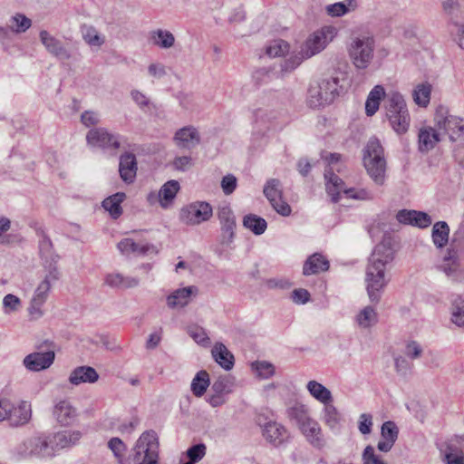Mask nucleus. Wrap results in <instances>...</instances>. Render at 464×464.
Wrapping results in <instances>:
<instances>
[{"instance_id": "27", "label": "nucleus", "mask_w": 464, "mask_h": 464, "mask_svg": "<svg viewBox=\"0 0 464 464\" xmlns=\"http://www.w3.org/2000/svg\"><path fill=\"white\" fill-rule=\"evenodd\" d=\"M324 179L326 180V191L332 198L333 202H338L340 193L347 190L344 188V182L341 178L334 173L333 168H328L324 170Z\"/></svg>"}, {"instance_id": "2", "label": "nucleus", "mask_w": 464, "mask_h": 464, "mask_svg": "<svg viewBox=\"0 0 464 464\" xmlns=\"http://www.w3.org/2000/svg\"><path fill=\"white\" fill-rule=\"evenodd\" d=\"M363 166L375 184L382 186L385 181L386 160L383 148L379 140L372 138L363 150Z\"/></svg>"}, {"instance_id": "39", "label": "nucleus", "mask_w": 464, "mask_h": 464, "mask_svg": "<svg viewBox=\"0 0 464 464\" xmlns=\"http://www.w3.org/2000/svg\"><path fill=\"white\" fill-rule=\"evenodd\" d=\"M443 12L450 17L451 24L463 17L464 11L459 0H443L441 3Z\"/></svg>"}, {"instance_id": "25", "label": "nucleus", "mask_w": 464, "mask_h": 464, "mask_svg": "<svg viewBox=\"0 0 464 464\" xmlns=\"http://www.w3.org/2000/svg\"><path fill=\"white\" fill-rule=\"evenodd\" d=\"M118 249L124 255L135 254L138 256H145L148 254H156L157 249L151 244H138L131 238H124L117 245Z\"/></svg>"}, {"instance_id": "64", "label": "nucleus", "mask_w": 464, "mask_h": 464, "mask_svg": "<svg viewBox=\"0 0 464 464\" xmlns=\"http://www.w3.org/2000/svg\"><path fill=\"white\" fill-rule=\"evenodd\" d=\"M451 29L452 34L455 35V40L461 49H464V24L459 22H454Z\"/></svg>"}, {"instance_id": "22", "label": "nucleus", "mask_w": 464, "mask_h": 464, "mask_svg": "<svg viewBox=\"0 0 464 464\" xmlns=\"http://www.w3.org/2000/svg\"><path fill=\"white\" fill-rule=\"evenodd\" d=\"M50 437L55 454L58 450L70 448L77 444L82 438V432L79 430H63L54 433Z\"/></svg>"}, {"instance_id": "30", "label": "nucleus", "mask_w": 464, "mask_h": 464, "mask_svg": "<svg viewBox=\"0 0 464 464\" xmlns=\"http://www.w3.org/2000/svg\"><path fill=\"white\" fill-rule=\"evenodd\" d=\"M212 356L224 370L229 371L234 367L235 358L232 353L222 343H217L211 351Z\"/></svg>"}, {"instance_id": "28", "label": "nucleus", "mask_w": 464, "mask_h": 464, "mask_svg": "<svg viewBox=\"0 0 464 464\" xmlns=\"http://www.w3.org/2000/svg\"><path fill=\"white\" fill-rule=\"evenodd\" d=\"M329 261L322 254L314 253L311 255L304 264L303 274L304 276L317 275L329 269Z\"/></svg>"}, {"instance_id": "41", "label": "nucleus", "mask_w": 464, "mask_h": 464, "mask_svg": "<svg viewBox=\"0 0 464 464\" xmlns=\"http://www.w3.org/2000/svg\"><path fill=\"white\" fill-rule=\"evenodd\" d=\"M431 93V85L428 82H422L414 88L412 98L414 102L420 107H427L430 103Z\"/></svg>"}, {"instance_id": "35", "label": "nucleus", "mask_w": 464, "mask_h": 464, "mask_svg": "<svg viewBox=\"0 0 464 464\" xmlns=\"http://www.w3.org/2000/svg\"><path fill=\"white\" fill-rule=\"evenodd\" d=\"M450 227L445 221H438L433 225L431 237L438 248H442L448 244Z\"/></svg>"}, {"instance_id": "29", "label": "nucleus", "mask_w": 464, "mask_h": 464, "mask_svg": "<svg viewBox=\"0 0 464 464\" xmlns=\"http://www.w3.org/2000/svg\"><path fill=\"white\" fill-rule=\"evenodd\" d=\"M196 290L195 286H187L175 290L167 297L168 306L172 309L186 306L189 303L193 292Z\"/></svg>"}, {"instance_id": "54", "label": "nucleus", "mask_w": 464, "mask_h": 464, "mask_svg": "<svg viewBox=\"0 0 464 464\" xmlns=\"http://www.w3.org/2000/svg\"><path fill=\"white\" fill-rule=\"evenodd\" d=\"M398 434L399 430L393 421L388 420L382 424L381 429V435L383 440L395 443L398 438Z\"/></svg>"}, {"instance_id": "51", "label": "nucleus", "mask_w": 464, "mask_h": 464, "mask_svg": "<svg viewBox=\"0 0 464 464\" xmlns=\"http://www.w3.org/2000/svg\"><path fill=\"white\" fill-rule=\"evenodd\" d=\"M309 59L304 56L302 49L297 53H293L281 64V70L285 72H290L296 69L304 60Z\"/></svg>"}, {"instance_id": "62", "label": "nucleus", "mask_w": 464, "mask_h": 464, "mask_svg": "<svg viewBox=\"0 0 464 464\" xmlns=\"http://www.w3.org/2000/svg\"><path fill=\"white\" fill-rule=\"evenodd\" d=\"M20 299L12 294L6 295L3 299V305L6 313L14 312L18 310L20 306Z\"/></svg>"}, {"instance_id": "14", "label": "nucleus", "mask_w": 464, "mask_h": 464, "mask_svg": "<svg viewBox=\"0 0 464 464\" xmlns=\"http://www.w3.org/2000/svg\"><path fill=\"white\" fill-rule=\"evenodd\" d=\"M396 219L399 223L411 225L420 228H426L432 223L430 215L422 211L401 209L396 214Z\"/></svg>"}, {"instance_id": "5", "label": "nucleus", "mask_w": 464, "mask_h": 464, "mask_svg": "<svg viewBox=\"0 0 464 464\" xmlns=\"http://www.w3.org/2000/svg\"><path fill=\"white\" fill-rule=\"evenodd\" d=\"M374 47L372 37L359 36L352 39L347 50L353 64L357 69H366L373 58Z\"/></svg>"}, {"instance_id": "7", "label": "nucleus", "mask_w": 464, "mask_h": 464, "mask_svg": "<svg viewBox=\"0 0 464 464\" xmlns=\"http://www.w3.org/2000/svg\"><path fill=\"white\" fill-rule=\"evenodd\" d=\"M58 279V270L55 267L50 269L44 279L39 284L34 291V296L31 300V305L29 307V312L31 314L36 315L37 317L42 316L43 312L41 308L47 300L52 284L56 282Z\"/></svg>"}, {"instance_id": "37", "label": "nucleus", "mask_w": 464, "mask_h": 464, "mask_svg": "<svg viewBox=\"0 0 464 464\" xmlns=\"http://www.w3.org/2000/svg\"><path fill=\"white\" fill-rule=\"evenodd\" d=\"M355 321L361 328L367 329L377 324L378 314L372 306L368 305L358 313Z\"/></svg>"}, {"instance_id": "21", "label": "nucleus", "mask_w": 464, "mask_h": 464, "mask_svg": "<svg viewBox=\"0 0 464 464\" xmlns=\"http://www.w3.org/2000/svg\"><path fill=\"white\" fill-rule=\"evenodd\" d=\"M32 418L31 403L27 401H21L17 406L12 405L8 416V421L12 427H20L27 424Z\"/></svg>"}, {"instance_id": "31", "label": "nucleus", "mask_w": 464, "mask_h": 464, "mask_svg": "<svg viewBox=\"0 0 464 464\" xmlns=\"http://www.w3.org/2000/svg\"><path fill=\"white\" fill-rule=\"evenodd\" d=\"M286 412L288 418L292 421L295 422L298 429L302 428L304 425L313 420V418L310 416L308 407L298 401L288 407Z\"/></svg>"}, {"instance_id": "32", "label": "nucleus", "mask_w": 464, "mask_h": 464, "mask_svg": "<svg viewBox=\"0 0 464 464\" xmlns=\"http://www.w3.org/2000/svg\"><path fill=\"white\" fill-rule=\"evenodd\" d=\"M126 198L124 192H117L102 201L103 208L108 211L113 219H117L122 214L121 204Z\"/></svg>"}, {"instance_id": "57", "label": "nucleus", "mask_w": 464, "mask_h": 464, "mask_svg": "<svg viewBox=\"0 0 464 464\" xmlns=\"http://www.w3.org/2000/svg\"><path fill=\"white\" fill-rule=\"evenodd\" d=\"M237 186V179L233 174H227L221 179V188L225 195L232 194Z\"/></svg>"}, {"instance_id": "36", "label": "nucleus", "mask_w": 464, "mask_h": 464, "mask_svg": "<svg viewBox=\"0 0 464 464\" xmlns=\"http://www.w3.org/2000/svg\"><path fill=\"white\" fill-rule=\"evenodd\" d=\"M150 39L154 45L169 49L175 44V37L173 34L168 30L157 29L151 32Z\"/></svg>"}, {"instance_id": "6", "label": "nucleus", "mask_w": 464, "mask_h": 464, "mask_svg": "<svg viewBox=\"0 0 464 464\" xmlns=\"http://www.w3.org/2000/svg\"><path fill=\"white\" fill-rule=\"evenodd\" d=\"M337 31L335 27L324 26L309 34L301 46L304 56L311 58L320 53L334 40Z\"/></svg>"}, {"instance_id": "34", "label": "nucleus", "mask_w": 464, "mask_h": 464, "mask_svg": "<svg viewBox=\"0 0 464 464\" xmlns=\"http://www.w3.org/2000/svg\"><path fill=\"white\" fill-rule=\"evenodd\" d=\"M179 190V184L177 180H169L166 182L160 189L158 197L160 206L164 208L175 198Z\"/></svg>"}, {"instance_id": "20", "label": "nucleus", "mask_w": 464, "mask_h": 464, "mask_svg": "<svg viewBox=\"0 0 464 464\" xmlns=\"http://www.w3.org/2000/svg\"><path fill=\"white\" fill-rule=\"evenodd\" d=\"M53 415L61 425L70 426L77 420L78 411L69 401L63 400L55 404Z\"/></svg>"}, {"instance_id": "48", "label": "nucleus", "mask_w": 464, "mask_h": 464, "mask_svg": "<svg viewBox=\"0 0 464 464\" xmlns=\"http://www.w3.org/2000/svg\"><path fill=\"white\" fill-rule=\"evenodd\" d=\"M355 5L353 0L337 2L326 6L327 14L333 17H339L347 14L350 9H354Z\"/></svg>"}, {"instance_id": "59", "label": "nucleus", "mask_w": 464, "mask_h": 464, "mask_svg": "<svg viewBox=\"0 0 464 464\" xmlns=\"http://www.w3.org/2000/svg\"><path fill=\"white\" fill-rule=\"evenodd\" d=\"M172 166L176 170L187 171L192 166V158L190 156H179L172 161Z\"/></svg>"}, {"instance_id": "58", "label": "nucleus", "mask_w": 464, "mask_h": 464, "mask_svg": "<svg viewBox=\"0 0 464 464\" xmlns=\"http://www.w3.org/2000/svg\"><path fill=\"white\" fill-rule=\"evenodd\" d=\"M372 427V416L369 413H362L359 417L358 429L363 435L370 434Z\"/></svg>"}, {"instance_id": "38", "label": "nucleus", "mask_w": 464, "mask_h": 464, "mask_svg": "<svg viewBox=\"0 0 464 464\" xmlns=\"http://www.w3.org/2000/svg\"><path fill=\"white\" fill-rule=\"evenodd\" d=\"M210 384L208 373L202 370L199 371L191 382V391L196 397H201L206 392Z\"/></svg>"}, {"instance_id": "53", "label": "nucleus", "mask_w": 464, "mask_h": 464, "mask_svg": "<svg viewBox=\"0 0 464 464\" xmlns=\"http://www.w3.org/2000/svg\"><path fill=\"white\" fill-rule=\"evenodd\" d=\"M252 368L263 379H268L275 374V366L266 361H256L252 363Z\"/></svg>"}, {"instance_id": "44", "label": "nucleus", "mask_w": 464, "mask_h": 464, "mask_svg": "<svg viewBox=\"0 0 464 464\" xmlns=\"http://www.w3.org/2000/svg\"><path fill=\"white\" fill-rule=\"evenodd\" d=\"M324 405L323 420L330 429H335L340 421V414L332 402Z\"/></svg>"}, {"instance_id": "13", "label": "nucleus", "mask_w": 464, "mask_h": 464, "mask_svg": "<svg viewBox=\"0 0 464 464\" xmlns=\"http://www.w3.org/2000/svg\"><path fill=\"white\" fill-rule=\"evenodd\" d=\"M53 350L35 352L26 355L23 361L24 366L31 372H40L48 369L54 361Z\"/></svg>"}, {"instance_id": "12", "label": "nucleus", "mask_w": 464, "mask_h": 464, "mask_svg": "<svg viewBox=\"0 0 464 464\" xmlns=\"http://www.w3.org/2000/svg\"><path fill=\"white\" fill-rule=\"evenodd\" d=\"M218 218L221 225V244L228 245L233 241L236 228V218L228 204L218 207Z\"/></svg>"}, {"instance_id": "24", "label": "nucleus", "mask_w": 464, "mask_h": 464, "mask_svg": "<svg viewBox=\"0 0 464 464\" xmlns=\"http://www.w3.org/2000/svg\"><path fill=\"white\" fill-rule=\"evenodd\" d=\"M99 380V373L92 366H78L74 368L68 378L71 384L78 386L82 383H94Z\"/></svg>"}, {"instance_id": "47", "label": "nucleus", "mask_w": 464, "mask_h": 464, "mask_svg": "<svg viewBox=\"0 0 464 464\" xmlns=\"http://www.w3.org/2000/svg\"><path fill=\"white\" fill-rule=\"evenodd\" d=\"M32 25V21L27 18L24 14H16L10 18V30L21 34L28 30Z\"/></svg>"}, {"instance_id": "8", "label": "nucleus", "mask_w": 464, "mask_h": 464, "mask_svg": "<svg viewBox=\"0 0 464 464\" xmlns=\"http://www.w3.org/2000/svg\"><path fill=\"white\" fill-rule=\"evenodd\" d=\"M20 452L24 456L36 458H52L55 455L50 436H34L27 439L21 446Z\"/></svg>"}, {"instance_id": "4", "label": "nucleus", "mask_w": 464, "mask_h": 464, "mask_svg": "<svg viewBox=\"0 0 464 464\" xmlns=\"http://www.w3.org/2000/svg\"><path fill=\"white\" fill-rule=\"evenodd\" d=\"M435 128L441 135H448L451 142L460 140L464 136V121L462 118L452 115L447 107L440 105L434 114Z\"/></svg>"}, {"instance_id": "60", "label": "nucleus", "mask_w": 464, "mask_h": 464, "mask_svg": "<svg viewBox=\"0 0 464 464\" xmlns=\"http://www.w3.org/2000/svg\"><path fill=\"white\" fill-rule=\"evenodd\" d=\"M344 194L351 198L360 199V200H370L372 199V193L367 189H354L349 188L348 190H344Z\"/></svg>"}, {"instance_id": "11", "label": "nucleus", "mask_w": 464, "mask_h": 464, "mask_svg": "<svg viewBox=\"0 0 464 464\" xmlns=\"http://www.w3.org/2000/svg\"><path fill=\"white\" fill-rule=\"evenodd\" d=\"M86 140L89 145L106 150H117L121 146V136L108 131L104 128H94L87 132Z\"/></svg>"}, {"instance_id": "52", "label": "nucleus", "mask_w": 464, "mask_h": 464, "mask_svg": "<svg viewBox=\"0 0 464 464\" xmlns=\"http://www.w3.org/2000/svg\"><path fill=\"white\" fill-rule=\"evenodd\" d=\"M289 51V44L287 42L277 39L266 47V54L270 57L283 56Z\"/></svg>"}, {"instance_id": "50", "label": "nucleus", "mask_w": 464, "mask_h": 464, "mask_svg": "<svg viewBox=\"0 0 464 464\" xmlns=\"http://www.w3.org/2000/svg\"><path fill=\"white\" fill-rule=\"evenodd\" d=\"M108 447L113 452L119 464H127L126 459H123L127 446L120 438H111L108 442Z\"/></svg>"}, {"instance_id": "26", "label": "nucleus", "mask_w": 464, "mask_h": 464, "mask_svg": "<svg viewBox=\"0 0 464 464\" xmlns=\"http://www.w3.org/2000/svg\"><path fill=\"white\" fill-rule=\"evenodd\" d=\"M440 132L431 127L421 128L418 135L419 150L426 153L431 150L441 140Z\"/></svg>"}, {"instance_id": "10", "label": "nucleus", "mask_w": 464, "mask_h": 464, "mask_svg": "<svg viewBox=\"0 0 464 464\" xmlns=\"http://www.w3.org/2000/svg\"><path fill=\"white\" fill-rule=\"evenodd\" d=\"M212 207L205 201H196L180 211V219L187 225H198L208 221L212 217Z\"/></svg>"}, {"instance_id": "55", "label": "nucleus", "mask_w": 464, "mask_h": 464, "mask_svg": "<svg viewBox=\"0 0 464 464\" xmlns=\"http://www.w3.org/2000/svg\"><path fill=\"white\" fill-rule=\"evenodd\" d=\"M206 450L207 447L205 444L198 443L189 447L186 451V455L189 461L196 463L204 458L206 455Z\"/></svg>"}, {"instance_id": "18", "label": "nucleus", "mask_w": 464, "mask_h": 464, "mask_svg": "<svg viewBox=\"0 0 464 464\" xmlns=\"http://www.w3.org/2000/svg\"><path fill=\"white\" fill-rule=\"evenodd\" d=\"M138 163L133 153L125 152L120 157L119 173L121 180L130 185L135 181Z\"/></svg>"}, {"instance_id": "42", "label": "nucleus", "mask_w": 464, "mask_h": 464, "mask_svg": "<svg viewBox=\"0 0 464 464\" xmlns=\"http://www.w3.org/2000/svg\"><path fill=\"white\" fill-rule=\"evenodd\" d=\"M307 102L311 108H319L325 104L330 103L324 92L321 89L319 83L315 86H311L308 90Z\"/></svg>"}, {"instance_id": "63", "label": "nucleus", "mask_w": 464, "mask_h": 464, "mask_svg": "<svg viewBox=\"0 0 464 464\" xmlns=\"http://www.w3.org/2000/svg\"><path fill=\"white\" fill-rule=\"evenodd\" d=\"M421 353L422 348L416 341H411L406 344L405 354L411 359H417Z\"/></svg>"}, {"instance_id": "19", "label": "nucleus", "mask_w": 464, "mask_h": 464, "mask_svg": "<svg viewBox=\"0 0 464 464\" xmlns=\"http://www.w3.org/2000/svg\"><path fill=\"white\" fill-rule=\"evenodd\" d=\"M346 76L343 72H335L333 75L324 78L319 85L324 92L330 102L339 95L340 92L343 89V83L346 82Z\"/></svg>"}, {"instance_id": "40", "label": "nucleus", "mask_w": 464, "mask_h": 464, "mask_svg": "<svg viewBox=\"0 0 464 464\" xmlns=\"http://www.w3.org/2000/svg\"><path fill=\"white\" fill-rule=\"evenodd\" d=\"M243 226L252 231L255 235L259 236L266 231L267 223L263 218L255 214H248L243 218Z\"/></svg>"}, {"instance_id": "1", "label": "nucleus", "mask_w": 464, "mask_h": 464, "mask_svg": "<svg viewBox=\"0 0 464 464\" xmlns=\"http://www.w3.org/2000/svg\"><path fill=\"white\" fill-rule=\"evenodd\" d=\"M394 259V252L392 247L384 245H377L368 262L366 268V290L372 303H378L382 293L389 280L385 278V271L392 266Z\"/></svg>"}, {"instance_id": "9", "label": "nucleus", "mask_w": 464, "mask_h": 464, "mask_svg": "<svg viewBox=\"0 0 464 464\" xmlns=\"http://www.w3.org/2000/svg\"><path fill=\"white\" fill-rule=\"evenodd\" d=\"M159 446L157 433L147 430L140 436L131 450L136 451L137 458L144 455L150 463H159Z\"/></svg>"}, {"instance_id": "23", "label": "nucleus", "mask_w": 464, "mask_h": 464, "mask_svg": "<svg viewBox=\"0 0 464 464\" xmlns=\"http://www.w3.org/2000/svg\"><path fill=\"white\" fill-rule=\"evenodd\" d=\"M40 40L46 50L60 60H68L71 55L62 42L52 36L47 31L40 32Z\"/></svg>"}, {"instance_id": "46", "label": "nucleus", "mask_w": 464, "mask_h": 464, "mask_svg": "<svg viewBox=\"0 0 464 464\" xmlns=\"http://www.w3.org/2000/svg\"><path fill=\"white\" fill-rule=\"evenodd\" d=\"M83 40L92 46L100 47L104 44V38L100 35L93 26L83 25L82 27Z\"/></svg>"}, {"instance_id": "33", "label": "nucleus", "mask_w": 464, "mask_h": 464, "mask_svg": "<svg viewBox=\"0 0 464 464\" xmlns=\"http://www.w3.org/2000/svg\"><path fill=\"white\" fill-rule=\"evenodd\" d=\"M306 389L310 395L323 404L333 402V395L329 389L316 381H309Z\"/></svg>"}, {"instance_id": "15", "label": "nucleus", "mask_w": 464, "mask_h": 464, "mask_svg": "<svg viewBox=\"0 0 464 464\" xmlns=\"http://www.w3.org/2000/svg\"><path fill=\"white\" fill-rule=\"evenodd\" d=\"M305 440L314 449L321 450L325 447L326 440L323 433L321 425L313 419L299 429Z\"/></svg>"}, {"instance_id": "61", "label": "nucleus", "mask_w": 464, "mask_h": 464, "mask_svg": "<svg viewBox=\"0 0 464 464\" xmlns=\"http://www.w3.org/2000/svg\"><path fill=\"white\" fill-rule=\"evenodd\" d=\"M363 464H384V462L375 455L372 446L368 445L362 452Z\"/></svg>"}, {"instance_id": "17", "label": "nucleus", "mask_w": 464, "mask_h": 464, "mask_svg": "<svg viewBox=\"0 0 464 464\" xmlns=\"http://www.w3.org/2000/svg\"><path fill=\"white\" fill-rule=\"evenodd\" d=\"M262 435L267 442L276 447L283 444L288 438L287 430L282 424L273 420L262 426Z\"/></svg>"}, {"instance_id": "45", "label": "nucleus", "mask_w": 464, "mask_h": 464, "mask_svg": "<svg viewBox=\"0 0 464 464\" xmlns=\"http://www.w3.org/2000/svg\"><path fill=\"white\" fill-rule=\"evenodd\" d=\"M264 195L271 203L282 197L281 183L277 179H270L264 187Z\"/></svg>"}, {"instance_id": "16", "label": "nucleus", "mask_w": 464, "mask_h": 464, "mask_svg": "<svg viewBox=\"0 0 464 464\" xmlns=\"http://www.w3.org/2000/svg\"><path fill=\"white\" fill-rule=\"evenodd\" d=\"M174 141L179 149L192 150L200 143L201 138L195 127L186 126L175 132Z\"/></svg>"}, {"instance_id": "3", "label": "nucleus", "mask_w": 464, "mask_h": 464, "mask_svg": "<svg viewBox=\"0 0 464 464\" xmlns=\"http://www.w3.org/2000/svg\"><path fill=\"white\" fill-rule=\"evenodd\" d=\"M386 117L392 129L399 134L405 133L410 126V114L403 96L391 92L385 103Z\"/></svg>"}, {"instance_id": "56", "label": "nucleus", "mask_w": 464, "mask_h": 464, "mask_svg": "<svg viewBox=\"0 0 464 464\" xmlns=\"http://www.w3.org/2000/svg\"><path fill=\"white\" fill-rule=\"evenodd\" d=\"M457 253L452 249H449L447 256L444 257L445 265L443 270L447 275H451L457 270Z\"/></svg>"}, {"instance_id": "49", "label": "nucleus", "mask_w": 464, "mask_h": 464, "mask_svg": "<svg viewBox=\"0 0 464 464\" xmlns=\"http://www.w3.org/2000/svg\"><path fill=\"white\" fill-rule=\"evenodd\" d=\"M234 379L230 375L219 376L213 383L212 390L216 393L227 394L233 390Z\"/></svg>"}, {"instance_id": "43", "label": "nucleus", "mask_w": 464, "mask_h": 464, "mask_svg": "<svg viewBox=\"0 0 464 464\" xmlns=\"http://www.w3.org/2000/svg\"><path fill=\"white\" fill-rule=\"evenodd\" d=\"M451 321L459 327L464 326V297L456 296L452 301Z\"/></svg>"}]
</instances>
